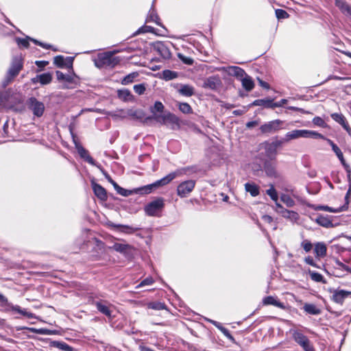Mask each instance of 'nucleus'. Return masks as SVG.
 <instances>
[{
    "instance_id": "obj_1",
    "label": "nucleus",
    "mask_w": 351,
    "mask_h": 351,
    "mask_svg": "<svg viewBox=\"0 0 351 351\" xmlns=\"http://www.w3.org/2000/svg\"><path fill=\"white\" fill-rule=\"evenodd\" d=\"M189 169V167H185L171 172L156 182L143 187V190H145V193H149L154 188L165 186L171 182L176 178L186 174Z\"/></svg>"
},
{
    "instance_id": "obj_2",
    "label": "nucleus",
    "mask_w": 351,
    "mask_h": 351,
    "mask_svg": "<svg viewBox=\"0 0 351 351\" xmlns=\"http://www.w3.org/2000/svg\"><path fill=\"white\" fill-rule=\"evenodd\" d=\"M116 52L114 51L99 53L97 58L95 60V66L97 68H102L104 66L114 67L121 61L119 57L114 56Z\"/></svg>"
},
{
    "instance_id": "obj_3",
    "label": "nucleus",
    "mask_w": 351,
    "mask_h": 351,
    "mask_svg": "<svg viewBox=\"0 0 351 351\" xmlns=\"http://www.w3.org/2000/svg\"><path fill=\"white\" fill-rule=\"evenodd\" d=\"M300 138H324L319 133L308 130H294L285 134L284 141L286 142Z\"/></svg>"
},
{
    "instance_id": "obj_4",
    "label": "nucleus",
    "mask_w": 351,
    "mask_h": 351,
    "mask_svg": "<svg viewBox=\"0 0 351 351\" xmlns=\"http://www.w3.org/2000/svg\"><path fill=\"white\" fill-rule=\"evenodd\" d=\"M23 69V62L21 58H15L12 62L10 69L8 71L5 80L3 84L4 86H8L13 79L18 75Z\"/></svg>"
},
{
    "instance_id": "obj_5",
    "label": "nucleus",
    "mask_w": 351,
    "mask_h": 351,
    "mask_svg": "<svg viewBox=\"0 0 351 351\" xmlns=\"http://www.w3.org/2000/svg\"><path fill=\"white\" fill-rule=\"evenodd\" d=\"M290 333L295 342H297L304 351H315L308 339L297 329L290 330Z\"/></svg>"
},
{
    "instance_id": "obj_6",
    "label": "nucleus",
    "mask_w": 351,
    "mask_h": 351,
    "mask_svg": "<svg viewBox=\"0 0 351 351\" xmlns=\"http://www.w3.org/2000/svg\"><path fill=\"white\" fill-rule=\"evenodd\" d=\"M164 199L162 197L157 198L149 202L145 207V212L148 216H158L164 208Z\"/></svg>"
},
{
    "instance_id": "obj_7",
    "label": "nucleus",
    "mask_w": 351,
    "mask_h": 351,
    "mask_svg": "<svg viewBox=\"0 0 351 351\" xmlns=\"http://www.w3.org/2000/svg\"><path fill=\"white\" fill-rule=\"evenodd\" d=\"M195 186V181L189 180L181 182L177 187V194L180 197L188 196L193 190Z\"/></svg>"
},
{
    "instance_id": "obj_8",
    "label": "nucleus",
    "mask_w": 351,
    "mask_h": 351,
    "mask_svg": "<svg viewBox=\"0 0 351 351\" xmlns=\"http://www.w3.org/2000/svg\"><path fill=\"white\" fill-rule=\"evenodd\" d=\"M162 124L169 125L172 130H178L180 128V120L175 114L171 112H166L161 117Z\"/></svg>"
},
{
    "instance_id": "obj_9",
    "label": "nucleus",
    "mask_w": 351,
    "mask_h": 351,
    "mask_svg": "<svg viewBox=\"0 0 351 351\" xmlns=\"http://www.w3.org/2000/svg\"><path fill=\"white\" fill-rule=\"evenodd\" d=\"M27 106L29 109L33 112V114L40 117L45 111V105L43 102L37 100L34 97H31L27 101Z\"/></svg>"
},
{
    "instance_id": "obj_10",
    "label": "nucleus",
    "mask_w": 351,
    "mask_h": 351,
    "mask_svg": "<svg viewBox=\"0 0 351 351\" xmlns=\"http://www.w3.org/2000/svg\"><path fill=\"white\" fill-rule=\"evenodd\" d=\"M216 70L219 71L226 72L229 75H232L237 77L239 80H241V78H242L243 77H244L245 75L246 74L243 69L236 66L219 67L217 68Z\"/></svg>"
},
{
    "instance_id": "obj_11",
    "label": "nucleus",
    "mask_w": 351,
    "mask_h": 351,
    "mask_svg": "<svg viewBox=\"0 0 351 351\" xmlns=\"http://www.w3.org/2000/svg\"><path fill=\"white\" fill-rule=\"evenodd\" d=\"M281 141H276L272 143H264L265 156L271 160L276 158L277 148L281 145Z\"/></svg>"
},
{
    "instance_id": "obj_12",
    "label": "nucleus",
    "mask_w": 351,
    "mask_h": 351,
    "mask_svg": "<svg viewBox=\"0 0 351 351\" xmlns=\"http://www.w3.org/2000/svg\"><path fill=\"white\" fill-rule=\"evenodd\" d=\"M282 121L278 119L269 121L260 127V130L263 134L275 132L280 130Z\"/></svg>"
},
{
    "instance_id": "obj_13",
    "label": "nucleus",
    "mask_w": 351,
    "mask_h": 351,
    "mask_svg": "<svg viewBox=\"0 0 351 351\" xmlns=\"http://www.w3.org/2000/svg\"><path fill=\"white\" fill-rule=\"evenodd\" d=\"M154 51L157 52L162 58L169 59L171 56V53L168 47L162 42H156L152 44Z\"/></svg>"
},
{
    "instance_id": "obj_14",
    "label": "nucleus",
    "mask_w": 351,
    "mask_h": 351,
    "mask_svg": "<svg viewBox=\"0 0 351 351\" xmlns=\"http://www.w3.org/2000/svg\"><path fill=\"white\" fill-rule=\"evenodd\" d=\"M221 85V81L219 76H211L205 80L203 86L211 90H215L220 87Z\"/></svg>"
},
{
    "instance_id": "obj_15",
    "label": "nucleus",
    "mask_w": 351,
    "mask_h": 351,
    "mask_svg": "<svg viewBox=\"0 0 351 351\" xmlns=\"http://www.w3.org/2000/svg\"><path fill=\"white\" fill-rule=\"evenodd\" d=\"M324 139H325L328 142V143L331 146L332 149L335 153V154L337 156V158L339 159V160H340L341 163L342 164V165L346 169H348L349 166L346 162V160H345V159L343 158V153L341 151V149L338 147V146L336 144H335L330 139L326 138L325 137H324Z\"/></svg>"
},
{
    "instance_id": "obj_16",
    "label": "nucleus",
    "mask_w": 351,
    "mask_h": 351,
    "mask_svg": "<svg viewBox=\"0 0 351 351\" xmlns=\"http://www.w3.org/2000/svg\"><path fill=\"white\" fill-rule=\"evenodd\" d=\"M351 294L350 291L344 290H335L332 295V300L338 304H342L344 299Z\"/></svg>"
},
{
    "instance_id": "obj_17",
    "label": "nucleus",
    "mask_w": 351,
    "mask_h": 351,
    "mask_svg": "<svg viewBox=\"0 0 351 351\" xmlns=\"http://www.w3.org/2000/svg\"><path fill=\"white\" fill-rule=\"evenodd\" d=\"M165 106L160 101H156L154 106L153 107H151L150 108V111L153 114L152 119H155L158 122H160L161 117L162 115H159L157 114V112H162Z\"/></svg>"
},
{
    "instance_id": "obj_18",
    "label": "nucleus",
    "mask_w": 351,
    "mask_h": 351,
    "mask_svg": "<svg viewBox=\"0 0 351 351\" xmlns=\"http://www.w3.org/2000/svg\"><path fill=\"white\" fill-rule=\"evenodd\" d=\"M114 188L119 194H120L124 197H128L132 194L138 193H145V190H143V187L139 188V189H136L134 190H127V189H125L119 186L117 184H114Z\"/></svg>"
},
{
    "instance_id": "obj_19",
    "label": "nucleus",
    "mask_w": 351,
    "mask_h": 351,
    "mask_svg": "<svg viewBox=\"0 0 351 351\" xmlns=\"http://www.w3.org/2000/svg\"><path fill=\"white\" fill-rule=\"evenodd\" d=\"M314 252L317 258L326 256L327 252L326 245L324 242H317L314 245Z\"/></svg>"
},
{
    "instance_id": "obj_20",
    "label": "nucleus",
    "mask_w": 351,
    "mask_h": 351,
    "mask_svg": "<svg viewBox=\"0 0 351 351\" xmlns=\"http://www.w3.org/2000/svg\"><path fill=\"white\" fill-rule=\"evenodd\" d=\"M92 186L95 195L99 199L101 200H106L107 199V194L104 188L95 182H92Z\"/></svg>"
},
{
    "instance_id": "obj_21",
    "label": "nucleus",
    "mask_w": 351,
    "mask_h": 351,
    "mask_svg": "<svg viewBox=\"0 0 351 351\" xmlns=\"http://www.w3.org/2000/svg\"><path fill=\"white\" fill-rule=\"evenodd\" d=\"M240 81L241 82L242 86L247 91H251L254 87V82L252 78L247 74L245 75L244 77L241 78Z\"/></svg>"
},
{
    "instance_id": "obj_22",
    "label": "nucleus",
    "mask_w": 351,
    "mask_h": 351,
    "mask_svg": "<svg viewBox=\"0 0 351 351\" xmlns=\"http://www.w3.org/2000/svg\"><path fill=\"white\" fill-rule=\"evenodd\" d=\"M52 80V76L49 73H43L41 75H37L36 77L32 79V82L36 83L39 82L41 84H48L51 82Z\"/></svg>"
},
{
    "instance_id": "obj_23",
    "label": "nucleus",
    "mask_w": 351,
    "mask_h": 351,
    "mask_svg": "<svg viewBox=\"0 0 351 351\" xmlns=\"http://www.w3.org/2000/svg\"><path fill=\"white\" fill-rule=\"evenodd\" d=\"M263 303L264 305H274L282 309L285 308V306L284 305V304L279 302L278 300H276V298H275L273 296L265 297L263 300Z\"/></svg>"
},
{
    "instance_id": "obj_24",
    "label": "nucleus",
    "mask_w": 351,
    "mask_h": 351,
    "mask_svg": "<svg viewBox=\"0 0 351 351\" xmlns=\"http://www.w3.org/2000/svg\"><path fill=\"white\" fill-rule=\"evenodd\" d=\"M110 248L118 252L123 254H126L133 249V247L128 244L119 243H115Z\"/></svg>"
},
{
    "instance_id": "obj_25",
    "label": "nucleus",
    "mask_w": 351,
    "mask_h": 351,
    "mask_svg": "<svg viewBox=\"0 0 351 351\" xmlns=\"http://www.w3.org/2000/svg\"><path fill=\"white\" fill-rule=\"evenodd\" d=\"M278 213L280 214L283 217L294 221H297L299 218V215L296 212L285 208L282 209V210H278Z\"/></svg>"
},
{
    "instance_id": "obj_26",
    "label": "nucleus",
    "mask_w": 351,
    "mask_h": 351,
    "mask_svg": "<svg viewBox=\"0 0 351 351\" xmlns=\"http://www.w3.org/2000/svg\"><path fill=\"white\" fill-rule=\"evenodd\" d=\"M97 310L108 317H111V306H108L105 302H98L95 303Z\"/></svg>"
},
{
    "instance_id": "obj_27",
    "label": "nucleus",
    "mask_w": 351,
    "mask_h": 351,
    "mask_svg": "<svg viewBox=\"0 0 351 351\" xmlns=\"http://www.w3.org/2000/svg\"><path fill=\"white\" fill-rule=\"evenodd\" d=\"M252 104L254 106H264L267 108H272L281 106V104H278L277 103H272V100L268 99L255 100Z\"/></svg>"
},
{
    "instance_id": "obj_28",
    "label": "nucleus",
    "mask_w": 351,
    "mask_h": 351,
    "mask_svg": "<svg viewBox=\"0 0 351 351\" xmlns=\"http://www.w3.org/2000/svg\"><path fill=\"white\" fill-rule=\"evenodd\" d=\"M178 91L180 95L186 97H191L195 93L194 88L188 84L181 85Z\"/></svg>"
},
{
    "instance_id": "obj_29",
    "label": "nucleus",
    "mask_w": 351,
    "mask_h": 351,
    "mask_svg": "<svg viewBox=\"0 0 351 351\" xmlns=\"http://www.w3.org/2000/svg\"><path fill=\"white\" fill-rule=\"evenodd\" d=\"M128 117L136 119H142L145 117V112L141 109H127Z\"/></svg>"
},
{
    "instance_id": "obj_30",
    "label": "nucleus",
    "mask_w": 351,
    "mask_h": 351,
    "mask_svg": "<svg viewBox=\"0 0 351 351\" xmlns=\"http://www.w3.org/2000/svg\"><path fill=\"white\" fill-rule=\"evenodd\" d=\"M315 222L319 226H323L324 228L332 227V223L331 220L328 217L323 215H319L316 218Z\"/></svg>"
},
{
    "instance_id": "obj_31",
    "label": "nucleus",
    "mask_w": 351,
    "mask_h": 351,
    "mask_svg": "<svg viewBox=\"0 0 351 351\" xmlns=\"http://www.w3.org/2000/svg\"><path fill=\"white\" fill-rule=\"evenodd\" d=\"M108 115L114 119L128 118L127 110L125 109H118L114 112H110Z\"/></svg>"
},
{
    "instance_id": "obj_32",
    "label": "nucleus",
    "mask_w": 351,
    "mask_h": 351,
    "mask_svg": "<svg viewBox=\"0 0 351 351\" xmlns=\"http://www.w3.org/2000/svg\"><path fill=\"white\" fill-rule=\"evenodd\" d=\"M77 149L78 151L79 154L81 156V157L86 159V160L89 162L90 164L95 165V160L93 158L89 156L88 154V152L82 146L77 145Z\"/></svg>"
},
{
    "instance_id": "obj_33",
    "label": "nucleus",
    "mask_w": 351,
    "mask_h": 351,
    "mask_svg": "<svg viewBox=\"0 0 351 351\" xmlns=\"http://www.w3.org/2000/svg\"><path fill=\"white\" fill-rule=\"evenodd\" d=\"M118 96L125 101H132L134 99L131 92L128 89L119 90L118 91Z\"/></svg>"
},
{
    "instance_id": "obj_34",
    "label": "nucleus",
    "mask_w": 351,
    "mask_h": 351,
    "mask_svg": "<svg viewBox=\"0 0 351 351\" xmlns=\"http://www.w3.org/2000/svg\"><path fill=\"white\" fill-rule=\"evenodd\" d=\"M303 308L307 313L311 315H319L321 313L320 309L313 304L306 303L304 305Z\"/></svg>"
},
{
    "instance_id": "obj_35",
    "label": "nucleus",
    "mask_w": 351,
    "mask_h": 351,
    "mask_svg": "<svg viewBox=\"0 0 351 351\" xmlns=\"http://www.w3.org/2000/svg\"><path fill=\"white\" fill-rule=\"evenodd\" d=\"M331 117L335 121L340 123L347 131H348L349 127L347 125L343 114L339 113H334L331 114Z\"/></svg>"
},
{
    "instance_id": "obj_36",
    "label": "nucleus",
    "mask_w": 351,
    "mask_h": 351,
    "mask_svg": "<svg viewBox=\"0 0 351 351\" xmlns=\"http://www.w3.org/2000/svg\"><path fill=\"white\" fill-rule=\"evenodd\" d=\"M335 5L345 14H351L349 5L343 0H335Z\"/></svg>"
},
{
    "instance_id": "obj_37",
    "label": "nucleus",
    "mask_w": 351,
    "mask_h": 351,
    "mask_svg": "<svg viewBox=\"0 0 351 351\" xmlns=\"http://www.w3.org/2000/svg\"><path fill=\"white\" fill-rule=\"evenodd\" d=\"M245 189L247 192H249L252 196L255 197L259 194L258 187L254 184L246 183Z\"/></svg>"
},
{
    "instance_id": "obj_38",
    "label": "nucleus",
    "mask_w": 351,
    "mask_h": 351,
    "mask_svg": "<svg viewBox=\"0 0 351 351\" xmlns=\"http://www.w3.org/2000/svg\"><path fill=\"white\" fill-rule=\"evenodd\" d=\"M210 322L213 324L215 325L218 329H219L221 332L227 337L230 340H233V337L231 335V334L230 333V332L228 331V329H226V328L223 327L219 322H215V321H213V320H210Z\"/></svg>"
},
{
    "instance_id": "obj_39",
    "label": "nucleus",
    "mask_w": 351,
    "mask_h": 351,
    "mask_svg": "<svg viewBox=\"0 0 351 351\" xmlns=\"http://www.w3.org/2000/svg\"><path fill=\"white\" fill-rule=\"evenodd\" d=\"M314 209L315 210H324V211H327V212H330V213H339L342 210V209L341 208H332V207H330L328 206H322V205H318V206H315Z\"/></svg>"
},
{
    "instance_id": "obj_40",
    "label": "nucleus",
    "mask_w": 351,
    "mask_h": 351,
    "mask_svg": "<svg viewBox=\"0 0 351 351\" xmlns=\"http://www.w3.org/2000/svg\"><path fill=\"white\" fill-rule=\"evenodd\" d=\"M57 79L59 81H66L68 82H71L73 80V77L71 75H64L62 72L60 71H57L56 73Z\"/></svg>"
},
{
    "instance_id": "obj_41",
    "label": "nucleus",
    "mask_w": 351,
    "mask_h": 351,
    "mask_svg": "<svg viewBox=\"0 0 351 351\" xmlns=\"http://www.w3.org/2000/svg\"><path fill=\"white\" fill-rule=\"evenodd\" d=\"M179 110L184 114L192 113L193 110L191 106L187 103L179 102L178 103Z\"/></svg>"
},
{
    "instance_id": "obj_42",
    "label": "nucleus",
    "mask_w": 351,
    "mask_h": 351,
    "mask_svg": "<svg viewBox=\"0 0 351 351\" xmlns=\"http://www.w3.org/2000/svg\"><path fill=\"white\" fill-rule=\"evenodd\" d=\"M280 199L288 207H293L295 205L294 200L289 195L282 194L280 196Z\"/></svg>"
},
{
    "instance_id": "obj_43",
    "label": "nucleus",
    "mask_w": 351,
    "mask_h": 351,
    "mask_svg": "<svg viewBox=\"0 0 351 351\" xmlns=\"http://www.w3.org/2000/svg\"><path fill=\"white\" fill-rule=\"evenodd\" d=\"M138 75V73L136 72L130 73L125 77H123V79L121 80V84L123 85L129 84L132 83L134 81V78H136Z\"/></svg>"
},
{
    "instance_id": "obj_44",
    "label": "nucleus",
    "mask_w": 351,
    "mask_h": 351,
    "mask_svg": "<svg viewBox=\"0 0 351 351\" xmlns=\"http://www.w3.org/2000/svg\"><path fill=\"white\" fill-rule=\"evenodd\" d=\"M147 306L149 308H152L154 310H157V311L165 309V308H166V306L164 303L159 302H149L147 304Z\"/></svg>"
},
{
    "instance_id": "obj_45",
    "label": "nucleus",
    "mask_w": 351,
    "mask_h": 351,
    "mask_svg": "<svg viewBox=\"0 0 351 351\" xmlns=\"http://www.w3.org/2000/svg\"><path fill=\"white\" fill-rule=\"evenodd\" d=\"M308 274L313 281L317 282H324V277L322 274L313 271H309Z\"/></svg>"
},
{
    "instance_id": "obj_46",
    "label": "nucleus",
    "mask_w": 351,
    "mask_h": 351,
    "mask_svg": "<svg viewBox=\"0 0 351 351\" xmlns=\"http://www.w3.org/2000/svg\"><path fill=\"white\" fill-rule=\"evenodd\" d=\"M159 18L157 16V14L155 13L154 10H151L149 12V15L147 16L146 19V23L149 22H155L156 24L159 25L158 22Z\"/></svg>"
},
{
    "instance_id": "obj_47",
    "label": "nucleus",
    "mask_w": 351,
    "mask_h": 351,
    "mask_svg": "<svg viewBox=\"0 0 351 351\" xmlns=\"http://www.w3.org/2000/svg\"><path fill=\"white\" fill-rule=\"evenodd\" d=\"M177 73L176 72L169 71V70H165L162 72V76L163 78L166 80H171L177 77Z\"/></svg>"
},
{
    "instance_id": "obj_48",
    "label": "nucleus",
    "mask_w": 351,
    "mask_h": 351,
    "mask_svg": "<svg viewBox=\"0 0 351 351\" xmlns=\"http://www.w3.org/2000/svg\"><path fill=\"white\" fill-rule=\"evenodd\" d=\"M264 169L266 173L269 176H274L276 175L274 167L269 162H265L264 165Z\"/></svg>"
},
{
    "instance_id": "obj_49",
    "label": "nucleus",
    "mask_w": 351,
    "mask_h": 351,
    "mask_svg": "<svg viewBox=\"0 0 351 351\" xmlns=\"http://www.w3.org/2000/svg\"><path fill=\"white\" fill-rule=\"evenodd\" d=\"M64 62H66V58H64L62 56H58L54 58L53 63L58 67H64Z\"/></svg>"
},
{
    "instance_id": "obj_50",
    "label": "nucleus",
    "mask_w": 351,
    "mask_h": 351,
    "mask_svg": "<svg viewBox=\"0 0 351 351\" xmlns=\"http://www.w3.org/2000/svg\"><path fill=\"white\" fill-rule=\"evenodd\" d=\"M267 194L274 201L278 200V194L273 186H271L268 190H267Z\"/></svg>"
},
{
    "instance_id": "obj_51",
    "label": "nucleus",
    "mask_w": 351,
    "mask_h": 351,
    "mask_svg": "<svg viewBox=\"0 0 351 351\" xmlns=\"http://www.w3.org/2000/svg\"><path fill=\"white\" fill-rule=\"evenodd\" d=\"M147 32L154 33V27H152L151 26H148V25H144V26L140 27L135 34H139L147 33Z\"/></svg>"
},
{
    "instance_id": "obj_52",
    "label": "nucleus",
    "mask_w": 351,
    "mask_h": 351,
    "mask_svg": "<svg viewBox=\"0 0 351 351\" xmlns=\"http://www.w3.org/2000/svg\"><path fill=\"white\" fill-rule=\"evenodd\" d=\"M276 16L278 19H287L289 17L288 13L282 9H277L276 10Z\"/></svg>"
},
{
    "instance_id": "obj_53",
    "label": "nucleus",
    "mask_w": 351,
    "mask_h": 351,
    "mask_svg": "<svg viewBox=\"0 0 351 351\" xmlns=\"http://www.w3.org/2000/svg\"><path fill=\"white\" fill-rule=\"evenodd\" d=\"M178 56L186 64L191 65L193 63V60L190 57L185 56L182 53H178Z\"/></svg>"
},
{
    "instance_id": "obj_54",
    "label": "nucleus",
    "mask_w": 351,
    "mask_h": 351,
    "mask_svg": "<svg viewBox=\"0 0 351 351\" xmlns=\"http://www.w3.org/2000/svg\"><path fill=\"white\" fill-rule=\"evenodd\" d=\"M301 246L306 252H310L313 247L312 243L308 240H304L301 243Z\"/></svg>"
},
{
    "instance_id": "obj_55",
    "label": "nucleus",
    "mask_w": 351,
    "mask_h": 351,
    "mask_svg": "<svg viewBox=\"0 0 351 351\" xmlns=\"http://www.w3.org/2000/svg\"><path fill=\"white\" fill-rule=\"evenodd\" d=\"M134 90L138 95H143L145 91V86L143 84L134 86Z\"/></svg>"
},
{
    "instance_id": "obj_56",
    "label": "nucleus",
    "mask_w": 351,
    "mask_h": 351,
    "mask_svg": "<svg viewBox=\"0 0 351 351\" xmlns=\"http://www.w3.org/2000/svg\"><path fill=\"white\" fill-rule=\"evenodd\" d=\"M154 282V280L152 278L149 277L143 280L137 287H141L146 285H151Z\"/></svg>"
},
{
    "instance_id": "obj_57",
    "label": "nucleus",
    "mask_w": 351,
    "mask_h": 351,
    "mask_svg": "<svg viewBox=\"0 0 351 351\" xmlns=\"http://www.w3.org/2000/svg\"><path fill=\"white\" fill-rule=\"evenodd\" d=\"M58 347L64 351H73V349L72 347L69 346L68 344L65 343H58Z\"/></svg>"
},
{
    "instance_id": "obj_58",
    "label": "nucleus",
    "mask_w": 351,
    "mask_h": 351,
    "mask_svg": "<svg viewBox=\"0 0 351 351\" xmlns=\"http://www.w3.org/2000/svg\"><path fill=\"white\" fill-rule=\"evenodd\" d=\"M334 261L336 264V265L339 268V269H342L345 271H346L347 269H348V267L346 266L345 264H343L342 262H341L339 259L337 258H335L334 259Z\"/></svg>"
},
{
    "instance_id": "obj_59",
    "label": "nucleus",
    "mask_w": 351,
    "mask_h": 351,
    "mask_svg": "<svg viewBox=\"0 0 351 351\" xmlns=\"http://www.w3.org/2000/svg\"><path fill=\"white\" fill-rule=\"evenodd\" d=\"M73 58H71V57L66 58V62H64V67H67L69 69H72V67H73Z\"/></svg>"
},
{
    "instance_id": "obj_60",
    "label": "nucleus",
    "mask_w": 351,
    "mask_h": 351,
    "mask_svg": "<svg viewBox=\"0 0 351 351\" xmlns=\"http://www.w3.org/2000/svg\"><path fill=\"white\" fill-rule=\"evenodd\" d=\"M16 41H17L18 45H21L24 47H27L29 46V42H28L27 39L17 38Z\"/></svg>"
},
{
    "instance_id": "obj_61",
    "label": "nucleus",
    "mask_w": 351,
    "mask_h": 351,
    "mask_svg": "<svg viewBox=\"0 0 351 351\" xmlns=\"http://www.w3.org/2000/svg\"><path fill=\"white\" fill-rule=\"evenodd\" d=\"M304 261L306 263H307L308 265H310L311 266H313V267H317V265L316 263H315V261H313V258L311 257V256H307L304 258Z\"/></svg>"
},
{
    "instance_id": "obj_62",
    "label": "nucleus",
    "mask_w": 351,
    "mask_h": 351,
    "mask_svg": "<svg viewBox=\"0 0 351 351\" xmlns=\"http://www.w3.org/2000/svg\"><path fill=\"white\" fill-rule=\"evenodd\" d=\"M258 82L259 85L261 86H262L263 88H266V89H269V85L268 83L263 81L260 78H258Z\"/></svg>"
},
{
    "instance_id": "obj_63",
    "label": "nucleus",
    "mask_w": 351,
    "mask_h": 351,
    "mask_svg": "<svg viewBox=\"0 0 351 351\" xmlns=\"http://www.w3.org/2000/svg\"><path fill=\"white\" fill-rule=\"evenodd\" d=\"M20 314L24 315V316H26L28 318H32L34 317V314L32 313H29V312H27L24 309H22L21 310V312L20 313Z\"/></svg>"
},
{
    "instance_id": "obj_64",
    "label": "nucleus",
    "mask_w": 351,
    "mask_h": 351,
    "mask_svg": "<svg viewBox=\"0 0 351 351\" xmlns=\"http://www.w3.org/2000/svg\"><path fill=\"white\" fill-rule=\"evenodd\" d=\"M313 123L317 125H323L324 121L320 117H315L313 119Z\"/></svg>"
}]
</instances>
